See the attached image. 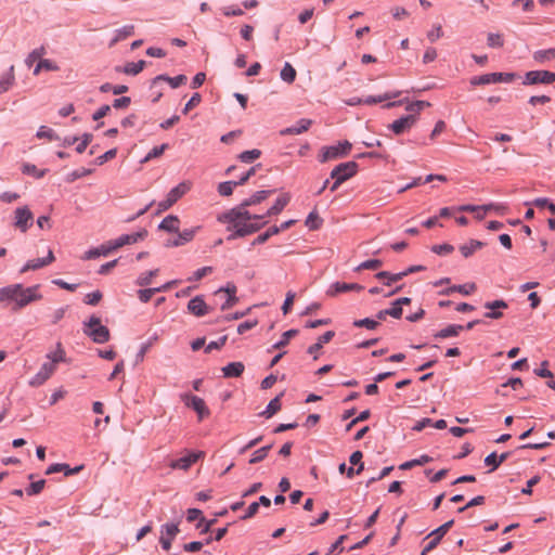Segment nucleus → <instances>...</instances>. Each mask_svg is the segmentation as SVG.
Returning <instances> with one entry per match:
<instances>
[{"label": "nucleus", "instance_id": "obj_26", "mask_svg": "<svg viewBox=\"0 0 555 555\" xmlns=\"http://www.w3.org/2000/svg\"><path fill=\"white\" fill-rule=\"evenodd\" d=\"M289 201H291L289 194L281 195L276 199L275 204L266 212V215H263L264 218L279 215L284 209V207L289 203Z\"/></svg>", "mask_w": 555, "mask_h": 555}, {"label": "nucleus", "instance_id": "obj_44", "mask_svg": "<svg viewBox=\"0 0 555 555\" xmlns=\"http://www.w3.org/2000/svg\"><path fill=\"white\" fill-rule=\"evenodd\" d=\"M271 448H272V446L269 444V446H266V447H262V448L256 450L253 453V455H251V457L249 460V463L250 464H256V463L261 462L263 459L267 457V455H268L269 451L271 450Z\"/></svg>", "mask_w": 555, "mask_h": 555}, {"label": "nucleus", "instance_id": "obj_43", "mask_svg": "<svg viewBox=\"0 0 555 555\" xmlns=\"http://www.w3.org/2000/svg\"><path fill=\"white\" fill-rule=\"evenodd\" d=\"M158 272H159V270L155 269V270H151V271L141 273L135 281L137 285H139V286L150 285L152 278L156 276L158 274Z\"/></svg>", "mask_w": 555, "mask_h": 555}, {"label": "nucleus", "instance_id": "obj_22", "mask_svg": "<svg viewBox=\"0 0 555 555\" xmlns=\"http://www.w3.org/2000/svg\"><path fill=\"white\" fill-rule=\"evenodd\" d=\"M81 469H82V466H77L75 468H70L69 465H67V464L56 463V464H52L51 466H49L46 474L51 475V474L62 472V473H64L65 476H70V475L78 474Z\"/></svg>", "mask_w": 555, "mask_h": 555}, {"label": "nucleus", "instance_id": "obj_9", "mask_svg": "<svg viewBox=\"0 0 555 555\" xmlns=\"http://www.w3.org/2000/svg\"><path fill=\"white\" fill-rule=\"evenodd\" d=\"M515 78L514 74H503V73H492V74H485L481 76L473 77L470 80V83L474 86L477 85H489V83H496V82H511Z\"/></svg>", "mask_w": 555, "mask_h": 555}, {"label": "nucleus", "instance_id": "obj_57", "mask_svg": "<svg viewBox=\"0 0 555 555\" xmlns=\"http://www.w3.org/2000/svg\"><path fill=\"white\" fill-rule=\"evenodd\" d=\"M488 46L491 48H500L503 46V38L500 34L490 33L487 38Z\"/></svg>", "mask_w": 555, "mask_h": 555}, {"label": "nucleus", "instance_id": "obj_49", "mask_svg": "<svg viewBox=\"0 0 555 555\" xmlns=\"http://www.w3.org/2000/svg\"><path fill=\"white\" fill-rule=\"evenodd\" d=\"M382 264H383V262L379 259H370V260H366V261H363L362 263H360L356 268V271L376 270V269L380 268Z\"/></svg>", "mask_w": 555, "mask_h": 555}, {"label": "nucleus", "instance_id": "obj_1", "mask_svg": "<svg viewBox=\"0 0 555 555\" xmlns=\"http://www.w3.org/2000/svg\"><path fill=\"white\" fill-rule=\"evenodd\" d=\"M263 219L264 216L251 215L247 209L240 206L232 208L218 217L220 222L229 224L228 230L233 231V233L228 236V240L244 237L257 232L266 224Z\"/></svg>", "mask_w": 555, "mask_h": 555}, {"label": "nucleus", "instance_id": "obj_19", "mask_svg": "<svg viewBox=\"0 0 555 555\" xmlns=\"http://www.w3.org/2000/svg\"><path fill=\"white\" fill-rule=\"evenodd\" d=\"M210 308L206 305L202 296L192 298L188 304V311L195 317H203L209 312Z\"/></svg>", "mask_w": 555, "mask_h": 555}, {"label": "nucleus", "instance_id": "obj_36", "mask_svg": "<svg viewBox=\"0 0 555 555\" xmlns=\"http://www.w3.org/2000/svg\"><path fill=\"white\" fill-rule=\"evenodd\" d=\"M296 69L289 63H285L281 70V79L287 83H293L296 79Z\"/></svg>", "mask_w": 555, "mask_h": 555}, {"label": "nucleus", "instance_id": "obj_59", "mask_svg": "<svg viewBox=\"0 0 555 555\" xmlns=\"http://www.w3.org/2000/svg\"><path fill=\"white\" fill-rule=\"evenodd\" d=\"M101 299H102V293L100 291H95V292H92V293H89L86 295L85 304L90 305V306H95L100 302Z\"/></svg>", "mask_w": 555, "mask_h": 555}, {"label": "nucleus", "instance_id": "obj_27", "mask_svg": "<svg viewBox=\"0 0 555 555\" xmlns=\"http://www.w3.org/2000/svg\"><path fill=\"white\" fill-rule=\"evenodd\" d=\"M272 191H258L256 193H254L250 197L246 198L241 205L240 207H244L245 209L248 207V206H251V205H257L259 203H261L262 201L267 199L270 195H271Z\"/></svg>", "mask_w": 555, "mask_h": 555}, {"label": "nucleus", "instance_id": "obj_28", "mask_svg": "<svg viewBox=\"0 0 555 555\" xmlns=\"http://www.w3.org/2000/svg\"><path fill=\"white\" fill-rule=\"evenodd\" d=\"M112 253V248H109V243L106 242L102 244L100 247L89 249L85 253L82 259H93L100 256H107Z\"/></svg>", "mask_w": 555, "mask_h": 555}, {"label": "nucleus", "instance_id": "obj_64", "mask_svg": "<svg viewBox=\"0 0 555 555\" xmlns=\"http://www.w3.org/2000/svg\"><path fill=\"white\" fill-rule=\"evenodd\" d=\"M116 154H117V150L116 149L108 150L104 154H102L99 157H96L95 164L101 166L104 163H106L107 160L113 159L116 156Z\"/></svg>", "mask_w": 555, "mask_h": 555}, {"label": "nucleus", "instance_id": "obj_45", "mask_svg": "<svg viewBox=\"0 0 555 555\" xmlns=\"http://www.w3.org/2000/svg\"><path fill=\"white\" fill-rule=\"evenodd\" d=\"M260 155H261V151L258 149H254V150L245 151V152L241 153L238 155V158L241 162L248 164V163H251V162L258 159L260 157Z\"/></svg>", "mask_w": 555, "mask_h": 555}, {"label": "nucleus", "instance_id": "obj_5", "mask_svg": "<svg viewBox=\"0 0 555 555\" xmlns=\"http://www.w3.org/2000/svg\"><path fill=\"white\" fill-rule=\"evenodd\" d=\"M351 143L349 141L339 142L337 145L324 146L319 155L321 163H326L330 159H336L349 154L351 150Z\"/></svg>", "mask_w": 555, "mask_h": 555}, {"label": "nucleus", "instance_id": "obj_7", "mask_svg": "<svg viewBox=\"0 0 555 555\" xmlns=\"http://www.w3.org/2000/svg\"><path fill=\"white\" fill-rule=\"evenodd\" d=\"M454 521L449 520L446 524L441 525L439 528L431 531L427 537L426 540H429L426 546L423 548L421 555H426L429 551L434 550L440 542V540L443 538V535L451 529Z\"/></svg>", "mask_w": 555, "mask_h": 555}, {"label": "nucleus", "instance_id": "obj_4", "mask_svg": "<svg viewBox=\"0 0 555 555\" xmlns=\"http://www.w3.org/2000/svg\"><path fill=\"white\" fill-rule=\"evenodd\" d=\"M192 188L191 181H182L177 186L171 189L167 194L166 199L158 203V210L165 211L176 204L183 195H185Z\"/></svg>", "mask_w": 555, "mask_h": 555}, {"label": "nucleus", "instance_id": "obj_38", "mask_svg": "<svg viewBox=\"0 0 555 555\" xmlns=\"http://www.w3.org/2000/svg\"><path fill=\"white\" fill-rule=\"evenodd\" d=\"M476 284L475 283H466L464 285H454L452 287H450L449 289H447L444 293L447 295L451 294L452 292H459L463 295H469L472 293H474L476 291Z\"/></svg>", "mask_w": 555, "mask_h": 555}, {"label": "nucleus", "instance_id": "obj_63", "mask_svg": "<svg viewBox=\"0 0 555 555\" xmlns=\"http://www.w3.org/2000/svg\"><path fill=\"white\" fill-rule=\"evenodd\" d=\"M108 243H109V248H112V251H114L125 245H129V240L127 238L126 234H124L116 240L108 241Z\"/></svg>", "mask_w": 555, "mask_h": 555}, {"label": "nucleus", "instance_id": "obj_46", "mask_svg": "<svg viewBox=\"0 0 555 555\" xmlns=\"http://www.w3.org/2000/svg\"><path fill=\"white\" fill-rule=\"evenodd\" d=\"M298 334V331L297 330H289V331H286L283 335H282V339L279 340L278 343H275L273 346H272V349H281L283 347H285L288 343H289V339L295 337L296 335Z\"/></svg>", "mask_w": 555, "mask_h": 555}, {"label": "nucleus", "instance_id": "obj_35", "mask_svg": "<svg viewBox=\"0 0 555 555\" xmlns=\"http://www.w3.org/2000/svg\"><path fill=\"white\" fill-rule=\"evenodd\" d=\"M41 70L56 72L59 70V66L53 61L43 59L37 63L34 69V75L38 76L41 73Z\"/></svg>", "mask_w": 555, "mask_h": 555}, {"label": "nucleus", "instance_id": "obj_2", "mask_svg": "<svg viewBox=\"0 0 555 555\" xmlns=\"http://www.w3.org/2000/svg\"><path fill=\"white\" fill-rule=\"evenodd\" d=\"M39 285L24 287L16 283L0 288V302H13L15 309H22L27 305L42 298L39 293Z\"/></svg>", "mask_w": 555, "mask_h": 555}, {"label": "nucleus", "instance_id": "obj_61", "mask_svg": "<svg viewBox=\"0 0 555 555\" xmlns=\"http://www.w3.org/2000/svg\"><path fill=\"white\" fill-rule=\"evenodd\" d=\"M202 101V96L199 93H194L192 98L189 100V102L185 104L183 108V113L188 114L191 109L196 107Z\"/></svg>", "mask_w": 555, "mask_h": 555}, {"label": "nucleus", "instance_id": "obj_39", "mask_svg": "<svg viewBox=\"0 0 555 555\" xmlns=\"http://www.w3.org/2000/svg\"><path fill=\"white\" fill-rule=\"evenodd\" d=\"M430 106V103L427 102V101H422V100H418V101H414V102H410L408 103L405 109L410 113V114H415L417 117L420 116V113L422 109L426 108V107H429Z\"/></svg>", "mask_w": 555, "mask_h": 555}, {"label": "nucleus", "instance_id": "obj_10", "mask_svg": "<svg viewBox=\"0 0 555 555\" xmlns=\"http://www.w3.org/2000/svg\"><path fill=\"white\" fill-rule=\"evenodd\" d=\"M357 171L358 164L356 162H347L336 166L331 172V178H338V182H345L353 177Z\"/></svg>", "mask_w": 555, "mask_h": 555}, {"label": "nucleus", "instance_id": "obj_48", "mask_svg": "<svg viewBox=\"0 0 555 555\" xmlns=\"http://www.w3.org/2000/svg\"><path fill=\"white\" fill-rule=\"evenodd\" d=\"M235 186H237V183L235 181L221 182L218 185V193L221 196H230L233 193Z\"/></svg>", "mask_w": 555, "mask_h": 555}, {"label": "nucleus", "instance_id": "obj_56", "mask_svg": "<svg viewBox=\"0 0 555 555\" xmlns=\"http://www.w3.org/2000/svg\"><path fill=\"white\" fill-rule=\"evenodd\" d=\"M320 224H321V220H320L318 214L314 211L310 212L306 220V225L310 230H317V229H319Z\"/></svg>", "mask_w": 555, "mask_h": 555}, {"label": "nucleus", "instance_id": "obj_13", "mask_svg": "<svg viewBox=\"0 0 555 555\" xmlns=\"http://www.w3.org/2000/svg\"><path fill=\"white\" fill-rule=\"evenodd\" d=\"M179 527L176 524H165L160 529L159 543L163 548L169 551L171 547V542L179 533Z\"/></svg>", "mask_w": 555, "mask_h": 555}, {"label": "nucleus", "instance_id": "obj_52", "mask_svg": "<svg viewBox=\"0 0 555 555\" xmlns=\"http://www.w3.org/2000/svg\"><path fill=\"white\" fill-rule=\"evenodd\" d=\"M23 173L34 176L36 178H42L46 175V170H39L33 164H25L22 168Z\"/></svg>", "mask_w": 555, "mask_h": 555}, {"label": "nucleus", "instance_id": "obj_58", "mask_svg": "<svg viewBox=\"0 0 555 555\" xmlns=\"http://www.w3.org/2000/svg\"><path fill=\"white\" fill-rule=\"evenodd\" d=\"M212 272V267H203L198 270H196L192 276H190L188 280L189 281H199L202 280L204 276L210 274Z\"/></svg>", "mask_w": 555, "mask_h": 555}, {"label": "nucleus", "instance_id": "obj_12", "mask_svg": "<svg viewBox=\"0 0 555 555\" xmlns=\"http://www.w3.org/2000/svg\"><path fill=\"white\" fill-rule=\"evenodd\" d=\"M205 453L203 451L190 452L188 455L177 460H172L169 464L172 469L188 470L199 459H203Z\"/></svg>", "mask_w": 555, "mask_h": 555}, {"label": "nucleus", "instance_id": "obj_60", "mask_svg": "<svg viewBox=\"0 0 555 555\" xmlns=\"http://www.w3.org/2000/svg\"><path fill=\"white\" fill-rule=\"evenodd\" d=\"M44 485H46V481L42 479V480H38L36 482H33L26 490L27 494L28 495H36V494H39L42 489L44 488Z\"/></svg>", "mask_w": 555, "mask_h": 555}, {"label": "nucleus", "instance_id": "obj_31", "mask_svg": "<svg viewBox=\"0 0 555 555\" xmlns=\"http://www.w3.org/2000/svg\"><path fill=\"white\" fill-rule=\"evenodd\" d=\"M159 80L167 81L171 88L176 89L182 85H184L188 80L185 75H178L176 77H169L166 75H159L154 79V83H156Z\"/></svg>", "mask_w": 555, "mask_h": 555}, {"label": "nucleus", "instance_id": "obj_62", "mask_svg": "<svg viewBox=\"0 0 555 555\" xmlns=\"http://www.w3.org/2000/svg\"><path fill=\"white\" fill-rule=\"evenodd\" d=\"M431 250L437 255H449L454 250V247L450 244L434 245Z\"/></svg>", "mask_w": 555, "mask_h": 555}, {"label": "nucleus", "instance_id": "obj_53", "mask_svg": "<svg viewBox=\"0 0 555 555\" xmlns=\"http://www.w3.org/2000/svg\"><path fill=\"white\" fill-rule=\"evenodd\" d=\"M37 138L39 139H48L50 141L56 140L57 135L54 133V131L51 128H48L46 126H41L39 130L37 131Z\"/></svg>", "mask_w": 555, "mask_h": 555}, {"label": "nucleus", "instance_id": "obj_33", "mask_svg": "<svg viewBox=\"0 0 555 555\" xmlns=\"http://www.w3.org/2000/svg\"><path fill=\"white\" fill-rule=\"evenodd\" d=\"M400 94H401V91L387 92V93H385L383 95H377V96H372L371 95V96H367V98L363 99V104H367V105L377 104V103H380V102H384V101H388V100L398 98Z\"/></svg>", "mask_w": 555, "mask_h": 555}, {"label": "nucleus", "instance_id": "obj_14", "mask_svg": "<svg viewBox=\"0 0 555 555\" xmlns=\"http://www.w3.org/2000/svg\"><path fill=\"white\" fill-rule=\"evenodd\" d=\"M54 363H43L39 372L28 382L31 387L43 385L55 372Z\"/></svg>", "mask_w": 555, "mask_h": 555}, {"label": "nucleus", "instance_id": "obj_11", "mask_svg": "<svg viewBox=\"0 0 555 555\" xmlns=\"http://www.w3.org/2000/svg\"><path fill=\"white\" fill-rule=\"evenodd\" d=\"M417 122L415 114L403 116L388 126V128L397 135L409 132L412 127Z\"/></svg>", "mask_w": 555, "mask_h": 555}, {"label": "nucleus", "instance_id": "obj_8", "mask_svg": "<svg viewBox=\"0 0 555 555\" xmlns=\"http://www.w3.org/2000/svg\"><path fill=\"white\" fill-rule=\"evenodd\" d=\"M181 400L188 408L193 409L197 413L199 421H202L203 418L207 417L210 414L205 401L197 396L183 393L181 395Z\"/></svg>", "mask_w": 555, "mask_h": 555}, {"label": "nucleus", "instance_id": "obj_17", "mask_svg": "<svg viewBox=\"0 0 555 555\" xmlns=\"http://www.w3.org/2000/svg\"><path fill=\"white\" fill-rule=\"evenodd\" d=\"M236 286L233 283H228L224 287L219 288L215 295L219 296L221 294L227 295L225 301L221 305V310H228L237 304L238 298L236 297Z\"/></svg>", "mask_w": 555, "mask_h": 555}, {"label": "nucleus", "instance_id": "obj_24", "mask_svg": "<svg viewBox=\"0 0 555 555\" xmlns=\"http://www.w3.org/2000/svg\"><path fill=\"white\" fill-rule=\"evenodd\" d=\"M180 227V220L177 216L169 215L163 219L159 223L158 229L167 232L178 233Z\"/></svg>", "mask_w": 555, "mask_h": 555}, {"label": "nucleus", "instance_id": "obj_29", "mask_svg": "<svg viewBox=\"0 0 555 555\" xmlns=\"http://www.w3.org/2000/svg\"><path fill=\"white\" fill-rule=\"evenodd\" d=\"M47 359L49 360L48 363H54V367H56L57 363L66 361V352L63 349L61 343H57L56 349L54 351L47 354Z\"/></svg>", "mask_w": 555, "mask_h": 555}, {"label": "nucleus", "instance_id": "obj_47", "mask_svg": "<svg viewBox=\"0 0 555 555\" xmlns=\"http://www.w3.org/2000/svg\"><path fill=\"white\" fill-rule=\"evenodd\" d=\"M534 60L538 62H545L551 61L555 59V49H548V50H541L537 51L533 55Z\"/></svg>", "mask_w": 555, "mask_h": 555}, {"label": "nucleus", "instance_id": "obj_54", "mask_svg": "<svg viewBox=\"0 0 555 555\" xmlns=\"http://www.w3.org/2000/svg\"><path fill=\"white\" fill-rule=\"evenodd\" d=\"M168 147V144H162L159 146H155L153 147L149 153L147 155L144 157L143 162L146 163V162H150L151 159L153 158H156V157H159L164 152L165 150Z\"/></svg>", "mask_w": 555, "mask_h": 555}, {"label": "nucleus", "instance_id": "obj_40", "mask_svg": "<svg viewBox=\"0 0 555 555\" xmlns=\"http://www.w3.org/2000/svg\"><path fill=\"white\" fill-rule=\"evenodd\" d=\"M281 396H276L274 399H272L267 409L261 413V415H264L267 418L273 416L276 412L281 410Z\"/></svg>", "mask_w": 555, "mask_h": 555}, {"label": "nucleus", "instance_id": "obj_6", "mask_svg": "<svg viewBox=\"0 0 555 555\" xmlns=\"http://www.w3.org/2000/svg\"><path fill=\"white\" fill-rule=\"evenodd\" d=\"M34 215L27 206L14 210V228L25 233L33 225Z\"/></svg>", "mask_w": 555, "mask_h": 555}, {"label": "nucleus", "instance_id": "obj_34", "mask_svg": "<svg viewBox=\"0 0 555 555\" xmlns=\"http://www.w3.org/2000/svg\"><path fill=\"white\" fill-rule=\"evenodd\" d=\"M482 246V242L470 240L467 244L460 246V251L465 258H467L472 256L476 250L480 249Z\"/></svg>", "mask_w": 555, "mask_h": 555}, {"label": "nucleus", "instance_id": "obj_18", "mask_svg": "<svg viewBox=\"0 0 555 555\" xmlns=\"http://www.w3.org/2000/svg\"><path fill=\"white\" fill-rule=\"evenodd\" d=\"M363 286L357 283L336 282L330 286L326 294L328 296H336L340 293L361 292Z\"/></svg>", "mask_w": 555, "mask_h": 555}, {"label": "nucleus", "instance_id": "obj_23", "mask_svg": "<svg viewBox=\"0 0 555 555\" xmlns=\"http://www.w3.org/2000/svg\"><path fill=\"white\" fill-rule=\"evenodd\" d=\"M134 26L133 25H125L121 28H118L114 33V37L109 42V47H114L117 42L126 40L127 38L134 35Z\"/></svg>", "mask_w": 555, "mask_h": 555}, {"label": "nucleus", "instance_id": "obj_3", "mask_svg": "<svg viewBox=\"0 0 555 555\" xmlns=\"http://www.w3.org/2000/svg\"><path fill=\"white\" fill-rule=\"evenodd\" d=\"M83 334L90 337L95 344H104L111 339L108 327L102 325L101 319L96 315L83 322Z\"/></svg>", "mask_w": 555, "mask_h": 555}, {"label": "nucleus", "instance_id": "obj_15", "mask_svg": "<svg viewBox=\"0 0 555 555\" xmlns=\"http://www.w3.org/2000/svg\"><path fill=\"white\" fill-rule=\"evenodd\" d=\"M55 260V257H54V254L52 251V249H49L48 250V255L47 257L44 258H37V259H31V260H28L20 270V273L21 274H24L28 271H31V270H38V269H41L43 267H47L49 266L50 263H52L53 261Z\"/></svg>", "mask_w": 555, "mask_h": 555}, {"label": "nucleus", "instance_id": "obj_37", "mask_svg": "<svg viewBox=\"0 0 555 555\" xmlns=\"http://www.w3.org/2000/svg\"><path fill=\"white\" fill-rule=\"evenodd\" d=\"M463 330H464V326L453 324V325L447 326L446 328H442L435 336L438 338L453 337V336H457L460 334V332Z\"/></svg>", "mask_w": 555, "mask_h": 555}, {"label": "nucleus", "instance_id": "obj_25", "mask_svg": "<svg viewBox=\"0 0 555 555\" xmlns=\"http://www.w3.org/2000/svg\"><path fill=\"white\" fill-rule=\"evenodd\" d=\"M334 335H335V333L333 331L325 332L322 336L319 337V339L315 344L311 345L308 348V353L313 354L314 359H318L317 353L322 349L324 344H327L328 341L332 340Z\"/></svg>", "mask_w": 555, "mask_h": 555}, {"label": "nucleus", "instance_id": "obj_21", "mask_svg": "<svg viewBox=\"0 0 555 555\" xmlns=\"http://www.w3.org/2000/svg\"><path fill=\"white\" fill-rule=\"evenodd\" d=\"M312 125V120L308 118H302L298 120L294 126L285 128L281 131L282 135L286 134H300L306 132L310 126Z\"/></svg>", "mask_w": 555, "mask_h": 555}, {"label": "nucleus", "instance_id": "obj_30", "mask_svg": "<svg viewBox=\"0 0 555 555\" xmlns=\"http://www.w3.org/2000/svg\"><path fill=\"white\" fill-rule=\"evenodd\" d=\"M225 377H238L244 372V364L242 362H231L222 369Z\"/></svg>", "mask_w": 555, "mask_h": 555}, {"label": "nucleus", "instance_id": "obj_51", "mask_svg": "<svg viewBox=\"0 0 555 555\" xmlns=\"http://www.w3.org/2000/svg\"><path fill=\"white\" fill-rule=\"evenodd\" d=\"M496 207L494 204H488L482 206H475V205H462L456 208L459 211H467V212H474V211H488L490 208Z\"/></svg>", "mask_w": 555, "mask_h": 555}, {"label": "nucleus", "instance_id": "obj_42", "mask_svg": "<svg viewBox=\"0 0 555 555\" xmlns=\"http://www.w3.org/2000/svg\"><path fill=\"white\" fill-rule=\"evenodd\" d=\"M144 66L145 61H139L137 63L130 62L125 65L124 73L127 75H138L143 70Z\"/></svg>", "mask_w": 555, "mask_h": 555}, {"label": "nucleus", "instance_id": "obj_41", "mask_svg": "<svg viewBox=\"0 0 555 555\" xmlns=\"http://www.w3.org/2000/svg\"><path fill=\"white\" fill-rule=\"evenodd\" d=\"M46 52L47 51L44 47L33 50L25 60L26 65L30 67L35 62L43 60L42 56L46 54Z\"/></svg>", "mask_w": 555, "mask_h": 555}, {"label": "nucleus", "instance_id": "obj_20", "mask_svg": "<svg viewBox=\"0 0 555 555\" xmlns=\"http://www.w3.org/2000/svg\"><path fill=\"white\" fill-rule=\"evenodd\" d=\"M508 305L506 301L499 299L494 301H487L485 304V308L489 309L490 311L485 313L486 318L489 319H501L503 317V312L500 311L501 309H507Z\"/></svg>", "mask_w": 555, "mask_h": 555}, {"label": "nucleus", "instance_id": "obj_55", "mask_svg": "<svg viewBox=\"0 0 555 555\" xmlns=\"http://www.w3.org/2000/svg\"><path fill=\"white\" fill-rule=\"evenodd\" d=\"M353 325L356 327H365L367 330H374L378 326V321L366 318V319L354 321Z\"/></svg>", "mask_w": 555, "mask_h": 555}, {"label": "nucleus", "instance_id": "obj_16", "mask_svg": "<svg viewBox=\"0 0 555 555\" xmlns=\"http://www.w3.org/2000/svg\"><path fill=\"white\" fill-rule=\"evenodd\" d=\"M555 81V73L547 70H531L526 74V83H552Z\"/></svg>", "mask_w": 555, "mask_h": 555}, {"label": "nucleus", "instance_id": "obj_32", "mask_svg": "<svg viewBox=\"0 0 555 555\" xmlns=\"http://www.w3.org/2000/svg\"><path fill=\"white\" fill-rule=\"evenodd\" d=\"M14 81V66H11L9 73L0 77V93L7 92L13 86Z\"/></svg>", "mask_w": 555, "mask_h": 555}, {"label": "nucleus", "instance_id": "obj_50", "mask_svg": "<svg viewBox=\"0 0 555 555\" xmlns=\"http://www.w3.org/2000/svg\"><path fill=\"white\" fill-rule=\"evenodd\" d=\"M430 461H431V457H429L428 455H422L418 459L411 460V461H408V462L401 464L400 465V469H410L413 466L423 465V464H426V463H428Z\"/></svg>", "mask_w": 555, "mask_h": 555}]
</instances>
